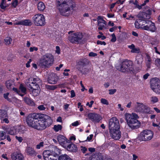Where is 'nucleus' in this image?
Returning <instances> with one entry per match:
<instances>
[{
    "label": "nucleus",
    "mask_w": 160,
    "mask_h": 160,
    "mask_svg": "<svg viewBox=\"0 0 160 160\" xmlns=\"http://www.w3.org/2000/svg\"><path fill=\"white\" fill-rule=\"evenodd\" d=\"M64 148L68 151L72 152H76L78 149L77 146L72 142H70L69 141L66 144V147H64Z\"/></svg>",
    "instance_id": "18"
},
{
    "label": "nucleus",
    "mask_w": 160,
    "mask_h": 160,
    "mask_svg": "<svg viewBox=\"0 0 160 160\" xmlns=\"http://www.w3.org/2000/svg\"><path fill=\"white\" fill-rule=\"evenodd\" d=\"M45 160H72L69 156L66 154L58 156L56 153L49 151H45L43 152Z\"/></svg>",
    "instance_id": "5"
},
{
    "label": "nucleus",
    "mask_w": 160,
    "mask_h": 160,
    "mask_svg": "<svg viewBox=\"0 0 160 160\" xmlns=\"http://www.w3.org/2000/svg\"><path fill=\"white\" fill-rule=\"evenodd\" d=\"M57 139L59 143L64 148L66 147V144L69 141L65 137L61 135L57 136Z\"/></svg>",
    "instance_id": "20"
},
{
    "label": "nucleus",
    "mask_w": 160,
    "mask_h": 160,
    "mask_svg": "<svg viewBox=\"0 0 160 160\" xmlns=\"http://www.w3.org/2000/svg\"><path fill=\"white\" fill-rule=\"evenodd\" d=\"M8 5L6 3L5 0H2L0 4V8L1 9L5 10L7 7H8Z\"/></svg>",
    "instance_id": "34"
},
{
    "label": "nucleus",
    "mask_w": 160,
    "mask_h": 160,
    "mask_svg": "<svg viewBox=\"0 0 160 160\" xmlns=\"http://www.w3.org/2000/svg\"><path fill=\"white\" fill-rule=\"evenodd\" d=\"M116 68L117 70L122 72H128L132 73L135 72L133 62L130 61H123L120 65H116Z\"/></svg>",
    "instance_id": "6"
},
{
    "label": "nucleus",
    "mask_w": 160,
    "mask_h": 160,
    "mask_svg": "<svg viewBox=\"0 0 160 160\" xmlns=\"http://www.w3.org/2000/svg\"><path fill=\"white\" fill-rule=\"evenodd\" d=\"M3 129L7 133L12 135H15L18 133L22 132V127L20 126H17L8 128H3Z\"/></svg>",
    "instance_id": "12"
},
{
    "label": "nucleus",
    "mask_w": 160,
    "mask_h": 160,
    "mask_svg": "<svg viewBox=\"0 0 160 160\" xmlns=\"http://www.w3.org/2000/svg\"><path fill=\"white\" fill-rule=\"evenodd\" d=\"M59 79L58 77L55 74H51L48 78V82L51 84H56Z\"/></svg>",
    "instance_id": "21"
},
{
    "label": "nucleus",
    "mask_w": 160,
    "mask_h": 160,
    "mask_svg": "<svg viewBox=\"0 0 160 160\" xmlns=\"http://www.w3.org/2000/svg\"><path fill=\"white\" fill-rule=\"evenodd\" d=\"M4 41L6 44L9 45L11 43L12 39L10 37H8L5 39Z\"/></svg>",
    "instance_id": "40"
},
{
    "label": "nucleus",
    "mask_w": 160,
    "mask_h": 160,
    "mask_svg": "<svg viewBox=\"0 0 160 160\" xmlns=\"http://www.w3.org/2000/svg\"><path fill=\"white\" fill-rule=\"evenodd\" d=\"M128 48L131 50V52L132 53H138L140 52L139 49L136 48L135 45L133 44L128 46Z\"/></svg>",
    "instance_id": "28"
},
{
    "label": "nucleus",
    "mask_w": 160,
    "mask_h": 160,
    "mask_svg": "<svg viewBox=\"0 0 160 160\" xmlns=\"http://www.w3.org/2000/svg\"><path fill=\"white\" fill-rule=\"evenodd\" d=\"M31 24L32 22L29 19L22 20L18 22H16L14 23L15 25H19L24 26L31 25Z\"/></svg>",
    "instance_id": "26"
},
{
    "label": "nucleus",
    "mask_w": 160,
    "mask_h": 160,
    "mask_svg": "<svg viewBox=\"0 0 160 160\" xmlns=\"http://www.w3.org/2000/svg\"><path fill=\"white\" fill-rule=\"evenodd\" d=\"M116 91V89H110L109 90V94L110 95L113 94Z\"/></svg>",
    "instance_id": "55"
},
{
    "label": "nucleus",
    "mask_w": 160,
    "mask_h": 160,
    "mask_svg": "<svg viewBox=\"0 0 160 160\" xmlns=\"http://www.w3.org/2000/svg\"><path fill=\"white\" fill-rule=\"evenodd\" d=\"M118 109L121 111H123L124 110V109L122 107L121 105L120 104H118Z\"/></svg>",
    "instance_id": "62"
},
{
    "label": "nucleus",
    "mask_w": 160,
    "mask_h": 160,
    "mask_svg": "<svg viewBox=\"0 0 160 160\" xmlns=\"http://www.w3.org/2000/svg\"><path fill=\"white\" fill-rule=\"evenodd\" d=\"M38 50V48L37 47H31L29 48V51L30 52H32L34 51H37Z\"/></svg>",
    "instance_id": "44"
},
{
    "label": "nucleus",
    "mask_w": 160,
    "mask_h": 160,
    "mask_svg": "<svg viewBox=\"0 0 160 160\" xmlns=\"http://www.w3.org/2000/svg\"><path fill=\"white\" fill-rule=\"evenodd\" d=\"M93 137V135L92 134H91L89 136L87 137V140L90 141Z\"/></svg>",
    "instance_id": "61"
},
{
    "label": "nucleus",
    "mask_w": 160,
    "mask_h": 160,
    "mask_svg": "<svg viewBox=\"0 0 160 160\" xmlns=\"http://www.w3.org/2000/svg\"><path fill=\"white\" fill-rule=\"evenodd\" d=\"M157 122L155 121H153L152 125L154 127H158V129L160 132V123L158 122V119H156Z\"/></svg>",
    "instance_id": "36"
},
{
    "label": "nucleus",
    "mask_w": 160,
    "mask_h": 160,
    "mask_svg": "<svg viewBox=\"0 0 160 160\" xmlns=\"http://www.w3.org/2000/svg\"><path fill=\"white\" fill-rule=\"evenodd\" d=\"M149 76V74L148 73H147L146 74H145V75H144L143 76V78L145 79V80H146V79H147L148 78V77Z\"/></svg>",
    "instance_id": "64"
},
{
    "label": "nucleus",
    "mask_w": 160,
    "mask_h": 160,
    "mask_svg": "<svg viewBox=\"0 0 160 160\" xmlns=\"http://www.w3.org/2000/svg\"><path fill=\"white\" fill-rule=\"evenodd\" d=\"M32 61V59H30L29 60V61L27 62V63H26V66L27 68H29L30 67V63Z\"/></svg>",
    "instance_id": "60"
},
{
    "label": "nucleus",
    "mask_w": 160,
    "mask_h": 160,
    "mask_svg": "<svg viewBox=\"0 0 160 160\" xmlns=\"http://www.w3.org/2000/svg\"><path fill=\"white\" fill-rule=\"evenodd\" d=\"M98 22V29L99 30H102L105 28V25H106V22L104 20L102 17L98 16L97 18Z\"/></svg>",
    "instance_id": "23"
},
{
    "label": "nucleus",
    "mask_w": 160,
    "mask_h": 160,
    "mask_svg": "<svg viewBox=\"0 0 160 160\" xmlns=\"http://www.w3.org/2000/svg\"><path fill=\"white\" fill-rule=\"evenodd\" d=\"M153 136V132L149 130H144L141 132L138 136V138L141 141H146L150 140Z\"/></svg>",
    "instance_id": "9"
},
{
    "label": "nucleus",
    "mask_w": 160,
    "mask_h": 160,
    "mask_svg": "<svg viewBox=\"0 0 160 160\" xmlns=\"http://www.w3.org/2000/svg\"><path fill=\"white\" fill-rule=\"evenodd\" d=\"M71 96L70 97L72 98L75 96V93L74 91L73 90H72L70 92Z\"/></svg>",
    "instance_id": "57"
},
{
    "label": "nucleus",
    "mask_w": 160,
    "mask_h": 160,
    "mask_svg": "<svg viewBox=\"0 0 160 160\" xmlns=\"http://www.w3.org/2000/svg\"><path fill=\"white\" fill-rule=\"evenodd\" d=\"M18 4V1L17 0H15L12 3V5L13 7L15 8Z\"/></svg>",
    "instance_id": "54"
},
{
    "label": "nucleus",
    "mask_w": 160,
    "mask_h": 160,
    "mask_svg": "<svg viewBox=\"0 0 160 160\" xmlns=\"http://www.w3.org/2000/svg\"><path fill=\"white\" fill-rule=\"evenodd\" d=\"M44 143L42 142H40L39 144L37 145L36 148L38 149H39L43 146Z\"/></svg>",
    "instance_id": "45"
},
{
    "label": "nucleus",
    "mask_w": 160,
    "mask_h": 160,
    "mask_svg": "<svg viewBox=\"0 0 160 160\" xmlns=\"http://www.w3.org/2000/svg\"><path fill=\"white\" fill-rule=\"evenodd\" d=\"M55 52L58 54L60 53V49L59 46H57L56 47Z\"/></svg>",
    "instance_id": "53"
},
{
    "label": "nucleus",
    "mask_w": 160,
    "mask_h": 160,
    "mask_svg": "<svg viewBox=\"0 0 160 160\" xmlns=\"http://www.w3.org/2000/svg\"><path fill=\"white\" fill-rule=\"evenodd\" d=\"M13 82L12 80H9L6 81V87L9 89H11L13 87L12 85Z\"/></svg>",
    "instance_id": "33"
},
{
    "label": "nucleus",
    "mask_w": 160,
    "mask_h": 160,
    "mask_svg": "<svg viewBox=\"0 0 160 160\" xmlns=\"http://www.w3.org/2000/svg\"><path fill=\"white\" fill-rule=\"evenodd\" d=\"M38 8L39 11H43L45 8L44 3L42 2H39L38 5Z\"/></svg>",
    "instance_id": "30"
},
{
    "label": "nucleus",
    "mask_w": 160,
    "mask_h": 160,
    "mask_svg": "<svg viewBox=\"0 0 160 160\" xmlns=\"http://www.w3.org/2000/svg\"><path fill=\"white\" fill-rule=\"evenodd\" d=\"M26 152L28 154L30 155L34 154L35 153V152L33 149L30 147L26 148Z\"/></svg>",
    "instance_id": "31"
},
{
    "label": "nucleus",
    "mask_w": 160,
    "mask_h": 160,
    "mask_svg": "<svg viewBox=\"0 0 160 160\" xmlns=\"http://www.w3.org/2000/svg\"><path fill=\"white\" fill-rule=\"evenodd\" d=\"M46 88H47L51 90H54L57 88V87L56 86L54 85H47Z\"/></svg>",
    "instance_id": "43"
},
{
    "label": "nucleus",
    "mask_w": 160,
    "mask_h": 160,
    "mask_svg": "<svg viewBox=\"0 0 160 160\" xmlns=\"http://www.w3.org/2000/svg\"><path fill=\"white\" fill-rule=\"evenodd\" d=\"M37 89H33L32 91V94L34 97L37 96L40 93V89L39 87L38 88L37 86L36 87Z\"/></svg>",
    "instance_id": "29"
},
{
    "label": "nucleus",
    "mask_w": 160,
    "mask_h": 160,
    "mask_svg": "<svg viewBox=\"0 0 160 160\" xmlns=\"http://www.w3.org/2000/svg\"><path fill=\"white\" fill-rule=\"evenodd\" d=\"M88 150L91 152H94L95 151V149L93 148H88Z\"/></svg>",
    "instance_id": "63"
},
{
    "label": "nucleus",
    "mask_w": 160,
    "mask_h": 160,
    "mask_svg": "<svg viewBox=\"0 0 160 160\" xmlns=\"http://www.w3.org/2000/svg\"><path fill=\"white\" fill-rule=\"evenodd\" d=\"M38 108L40 110L43 111L45 110L46 109V108L43 105H41L39 106L38 107Z\"/></svg>",
    "instance_id": "48"
},
{
    "label": "nucleus",
    "mask_w": 160,
    "mask_h": 160,
    "mask_svg": "<svg viewBox=\"0 0 160 160\" xmlns=\"http://www.w3.org/2000/svg\"><path fill=\"white\" fill-rule=\"evenodd\" d=\"M76 63V68L80 71H81L82 67L84 66L85 64L84 59H81L77 61Z\"/></svg>",
    "instance_id": "25"
},
{
    "label": "nucleus",
    "mask_w": 160,
    "mask_h": 160,
    "mask_svg": "<svg viewBox=\"0 0 160 160\" xmlns=\"http://www.w3.org/2000/svg\"><path fill=\"white\" fill-rule=\"evenodd\" d=\"M41 81L38 77H35V78H30L26 80L25 81V83L27 85L31 86L30 84H32L34 85L36 87L37 86L38 88H39V84H40L41 83Z\"/></svg>",
    "instance_id": "15"
},
{
    "label": "nucleus",
    "mask_w": 160,
    "mask_h": 160,
    "mask_svg": "<svg viewBox=\"0 0 160 160\" xmlns=\"http://www.w3.org/2000/svg\"><path fill=\"white\" fill-rule=\"evenodd\" d=\"M57 8L62 15L68 16L72 13V10L76 7L72 0H57Z\"/></svg>",
    "instance_id": "2"
},
{
    "label": "nucleus",
    "mask_w": 160,
    "mask_h": 160,
    "mask_svg": "<svg viewBox=\"0 0 160 160\" xmlns=\"http://www.w3.org/2000/svg\"><path fill=\"white\" fill-rule=\"evenodd\" d=\"M120 128L113 129L109 130L110 136L115 140H119L121 137V132Z\"/></svg>",
    "instance_id": "14"
},
{
    "label": "nucleus",
    "mask_w": 160,
    "mask_h": 160,
    "mask_svg": "<svg viewBox=\"0 0 160 160\" xmlns=\"http://www.w3.org/2000/svg\"><path fill=\"white\" fill-rule=\"evenodd\" d=\"M124 117L128 125L131 129H137L140 126L141 122L138 120L139 117L135 113H126L124 115Z\"/></svg>",
    "instance_id": "3"
},
{
    "label": "nucleus",
    "mask_w": 160,
    "mask_h": 160,
    "mask_svg": "<svg viewBox=\"0 0 160 160\" xmlns=\"http://www.w3.org/2000/svg\"><path fill=\"white\" fill-rule=\"evenodd\" d=\"M109 129L120 128L119 121L116 117H113L109 119Z\"/></svg>",
    "instance_id": "13"
},
{
    "label": "nucleus",
    "mask_w": 160,
    "mask_h": 160,
    "mask_svg": "<svg viewBox=\"0 0 160 160\" xmlns=\"http://www.w3.org/2000/svg\"><path fill=\"white\" fill-rule=\"evenodd\" d=\"M155 63L157 67L160 68V59L159 58L157 59L155 61Z\"/></svg>",
    "instance_id": "51"
},
{
    "label": "nucleus",
    "mask_w": 160,
    "mask_h": 160,
    "mask_svg": "<svg viewBox=\"0 0 160 160\" xmlns=\"http://www.w3.org/2000/svg\"><path fill=\"white\" fill-rule=\"evenodd\" d=\"M122 137L124 139L128 138H129L128 134L127 132L123 133L122 134Z\"/></svg>",
    "instance_id": "56"
},
{
    "label": "nucleus",
    "mask_w": 160,
    "mask_h": 160,
    "mask_svg": "<svg viewBox=\"0 0 160 160\" xmlns=\"http://www.w3.org/2000/svg\"><path fill=\"white\" fill-rule=\"evenodd\" d=\"M88 55L89 57H94L96 56L97 55V54L96 53L91 52L89 53Z\"/></svg>",
    "instance_id": "58"
},
{
    "label": "nucleus",
    "mask_w": 160,
    "mask_h": 160,
    "mask_svg": "<svg viewBox=\"0 0 160 160\" xmlns=\"http://www.w3.org/2000/svg\"><path fill=\"white\" fill-rule=\"evenodd\" d=\"M97 44H98L103 45H105L106 44V43L104 41L102 42L99 40L97 41Z\"/></svg>",
    "instance_id": "59"
},
{
    "label": "nucleus",
    "mask_w": 160,
    "mask_h": 160,
    "mask_svg": "<svg viewBox=\"0 0 160 160\" xmlns=\"http://www.w3.org/2000/svg\"><path fill=\"white\" fill-rule=\"evenodd\" d=\"M23 100L27 104L29 105L34 106L35 105V103L29 97H24L23 98Z\"/></svg>",
    "instance_id": "27"
},
{
    "label": "nucleus",
    "mask_w": 160,
    "mask_h": 160,
    "mask_svg": "<svg viewBox=\"0 0 160 160\" xmlns=\"http://www.w3.org/2000/svg\"><path fill=\"white\" fill-rule=\"evenodd\" d=\"M34 24L37 26H44L45 24V19L43 15L38 13L35 14L32 18Z\"/></svg>",
    "instance_id": "10"
},
{
    "label": "nucleus",
    "mask_w": 160,
    "mask_h": 160,
    "mask_svg": "<svg viewBox=\"0 0 160 160\" xmlns=\"http://www.w3.org/2000/svg\"><path fill=\"white\" fill-rule=\"evenodd\" d=\"M150 100L151 102L152 103H156L158 101V98L155 96H152L150 98Z\"/></svg>",
    "instance_id": "37"
},
{
    "label": "nucleus",
    "mask_w": 160,
    "mask_h": 160,
    "mask_svg": "<svg viewBox=\"0 0 160 160\" xmlns=\"http://www.w3.org/2000/svg\"><path fill=\"white\" fill-rule=\"evenodd\" d=\"M80 123L79 122V121H75L73 123H72L70 125V127L71 126H72L74 127H76L78 125H79L80 124Z\"/></svg>",
    "instance_id": "46"
},
{
    "label": "nucleus",
    "mask_w": 160,
    "mask_h": 160,
    "mask_svg": "<svg viewBox=\"0 0 160 160\" xmlns=\"http://www.w3.org/2000/svg\"><path fill=\"white\" fill-rule=\"evenodd\" d=\"M12 89L14 92H16L19 95L23 96L26 93V88L22 84H21L19 88V90L16 88H13Z\"/></svg>",
    "instance_id": "19"
},
{
    "label": "nucleus",
    "mask_w": 160,
    "mask_h": 160,
    "mask_svg": "<svg viewBox=\"0 0 160 160\" xmlns=\"http://www.w3.org/2000/svg\"><path fill=\"white\" fill-rule=\"evenodd\" d=\"M112 38L111 40V42H114L116 40V38L114 33H113L111 35Z\"/></svg>",
    "instance_id": "50"
},
{
    "label": "nucleus",
    "mask_w": 160,
    "mask_h": 160,
    "mask_svg": "<svg viewBox=\"0 0 160 160\" xmlns=\"http://www.w3.org/2000/svg\"><path fill=\"white\" fill-rule=\"evenodd\" d=\"M101 102L102 104L108 105L109 104V102L108 101L104 98H101Z\"/></svg>",
    "instance_id": "42"
},
{
    "label": "nucleus",
    "mask_w": 160,
    "mask_h": 160,
    "mask_svg": "<svg viewBox=\"0 0 160 160\" xmlns=\"http://www.w3.org/2000/svg\"><path fill=\"white\" fill-rule=\"evenodd\" d=\"M135 27L137 28L142 29L154 32L156 30V28L154 23L150 20H142L139 22L135 21Z\"/></svg>",
    "instance_id": "4"
},
{
    "label": "nucleus",
    "mask_w": 160,
    "mask_h": 160,
    "mask_svg": "<svg viewBox=\"0 0 160 160\" xmlns=\"http://www.w3.org/2000/svg\"><path fill=\"white\" fill-rule=\"evenodd\" d=\"M54 62V57L50 53H47L42 56L38 62V63L42 67H47L51 66Z\"/></svg>",
    "instance_id": "7"
},
{
    "label": "nucleus",
    "mask_w": 160,
    "mask_h": 160,
    "mask_svg": "<svg viewBox=\"0 0 160 160\" xmlns=\"http://www.w3.org/2000/svg\"><path fill=\"white\" fill-rule=\"evenodd\" d=\"M10 102H12L14 103L15 105L17 106H19L21 103V100L18 99L15 97H13Z\"/></svg>",
    "instance_id": "32"
},
{
    "label": "nucleus",
    "mask_w": 160,
    "mask_h": 160,
    "mask_svg": "<svg viewBox=\"0 0 160 160\" xmlns=\"http://www.w3.org/2000/svg\"><path fill=\"white\" fill-rule=\"evenodd\" d=\"M62 128V126L61 125H55L53 127V129L55 132H58L60 130H61Z\"/></svg>",
    "instance_id": "35"
},
{
    "label": "nucleus",
    "mask_w": 160,
    "mask_h": 160,
    "mask_svg": "<svg viewBox=\"0 0 160 160\" xmlns=\"http://www.w3.org/2000/svg\"><path fill=\"white\" fill-rule=\"evenodd\" d=\"M151 89L157 94H160V80L157 78H152L150 81Z\"/></svg>",
    "instance_id": "11"
},
{
    "label": "nucleus",
    "mask_w": 160,
    "mask_h": 160,
    "mask_svg": "<svg viewBox=\"0 0 160 160\" xmlns=\"http://www.w3.org/2000/svg\"><path fill=\"white\" fill-rule=\"evenodd\" d=\"M83 37L82 33L80 32H77L72 33L68 37L69 40L72 43L75 42H78L81 40Z\"/></svg>",
    "instance_id": "16"
},
{
    "label": "nucleus",
    "mask_w": 160,
    "mask_h": 160,
    "mask_svg": "<svg viewBox=\"0 0 160 160\" xmlns=\"http://www.w3.org/2000/svg\"><path fill=\"white\" fill-rule=\"evenodd\" d=\"M15 138L19 142H21L23 141V138L21 137H18V136H16Z\"/></svg>",
    "instance_id": "52"
},
{
    "label": "nucleus",
    "mask_w": 160,
    "mask_h": 160,
    "mask_svg": "<svg viewBox=\"0 0 160 160\" xmlns=\"http://www.w3.org/2000/svg\"><path fill=\"white\" fill-rule=\"evenodd\" d=\"M9 95V93L8 92H7L4 94L3 97L4 98L6 99H7L8 101H11V100L9 98H8V96Z\"/></svg>",
    "instance_id": "49"
},
{
    "label": "nucleus",
    "mask_w": 160,
    "mask_h": 160,
    "mask_svg": "<svg viewBox=\"0 0 160 160\" xmlns=\"http://www.w3.org/2000/svg\"><path fill=\"white\" fill-rule=\"evenodd\" d=\"M88 118L94 122H98L102 119V117L99 114L95 113H89L88 114Z\"/></svg>",
    "instance_id": "17"
},
{
    "label": "nucleus",
    "mask_w": 160,
    "mask_h": 160,
    "mask_svg": "<svg viewBox=\"0 0 160 160\" xmlns=\"http://www.w3.org/2000/svg\"><path fill=\"white\" fill-rule=\"evenodd\" d=\"M54 151H51L49 150V151H51V152H53L54 153H56L58 156V154L57 153H60V150L59 149L57 148L56 147H54Z\"/></svg>",
    "instance_id": "47"
},
{
    "label": "nucleus",
    "mask_w": 160,
    "mask_h": 160,
    "mask_svg": "<svg viewBox=\"0 0 160 160\" xmlns=\"http://www.w3.org/2000/svg\"><path fill=\"white\" fill-rule=\"evenodd\" d=\"M11 158L12 160H23V159L22 154L20 153L17 152L11 154Z\"/></svg>",
    "instance_id": "24"
},
{
    "label": "nucleus",
    "mask_w": 160,
    "mask_h": 160,
    "mask_svg": "<svg viewBox=\"0 0 160 160\" xmlns=\"http://www.w3.org/2000/svg\"><path fill=\"white\" fill-rule=\"evenodd\" d=\"M26 122L28 126L38 130H43L52 124L51 117L46 115L39 113L29 115Z\"/></svg>",
    "instance_id": "1"
},
{
    "label": "nucleus",
    "mask_w": 160,
    "mask_h": 160,
    "mask_svg": "<svg viewBox=\"0 0 160 160\" xmlns=\"http://www.w3.org/2000/svg\"><path fill=\"white\" fill-rule=\"evenodd\" d=\"M2 131H0V140H2L6 138V135Z\"/></svg>",
    "instance_id": "41"
},
{
    "label": "nucleus",
    "mask_w": 160,
    "mask_h": 160,
    "mask_svg": "<svg viewBox=\"0 0 160 160\" xmlns=\"http://www.w3.org/2000/svg\"><path fill=\"white\" fill-rule=\"evenodd\" d=\"M7 114L5 111L4 110H0V118L6 117Z\"/></svg>",
    "instance_id": "39"
},
{
    "label": "nucleus",
    "mask_w": 160,
    "mask_h": 160,
    "mask_svg": "<svg viewBox=\"0 0 160 160\" xmlns=\"http://www.w3.org/2000/svg\"><path fill=\"white\" fill-rule=\"evenodd\" d=\"M133 109L134 112L139 113H151L150 108L142 103L136 102L134 104Z\"/></svg>",
    "instance_id": "8"
},
{
    "label": "nucleus",
    "mask_w": 160,
    "mask_h": 160,
    "mask_svg": "<svg viewBox=\"0 0 160 160\" xmlns=\"http://www.w3.org/2000/svg\"><path fill=\"white\" fill-rule=\"evenodd\" d=\"M137 17L139 19L136 20V21L139 22L140 21L147 20V19L150 18V16L146 12H141L137 15Z\"/></svg>",
    "instance_id": "22"
},
{
    "label": "nucleus",
    "mask_w": 160,
    "mask_h": 160,
    "mask_svg": "<svg viewBox=\"0 0 160 160\" xmlns=\"http://www.w3.org/2000/svg\"><path fill=\"white\" fill-rule=\"evenodd\" d=\"M142 61V57L141 56H138L136 58V63L138 64H141Z\"/></svg>",
    "instance_id": "38"
}]
</instances>
